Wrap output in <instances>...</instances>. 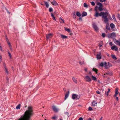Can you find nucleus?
Returning a JSON list of instances; mask_svg holds the SVG:
<instances>
[{
	"label": "nucleus",
	"mask_w": 120,
	"mask_h": 120,
	"mask_svg": "<svg viewBox=\"0 0 120 120\" xmlns=\"http://www.w3.org/2000/svg\"><path fill=\"white\" fill-rule=\"evenodd\" d=\"M98 9L99 11H101L103 10L105 11V10L103 8H102V7H99L98 8Z\"/></svg>",
	"instance_id": "4be33fe9"
},
{
	"label": "nucleus",
	"mask_w": 120,
	"mask_h": 120,
	"mask_svg": "<svg viewBox=\"0 0 120 120\" xmlns=\"http://www.w3.org/2000/svg\"><path fill=\"white\" fill-rule=\"evenodd\" d=\"M7 42L8 44V45H9V46L11 45V44L9 42V41H8V42Z\"/></svg>",
	"instance_id": "052dcab7"
},
{
	"label": "nucleus",
	"mask_w": 120,
	"mask_h": 120,
	"mask_svg": "<svg viewBox=\"0 0 120 120\" xmlns=\"http://www.w3.org/2000/svg\"><path fill=\"white\" fill-rule=\"evenodd\" d=\"M105 68L106 69H107L109 68V67L107 65V63H106V65H105Z\"/></svg>",
	"instance_id": "49530a36"
},
{
	"label": "nucleus",
	"mask_w": 120,
	"mask_h": 120,
	"mask_svg": "<svg viewBox=\"0 0 120 120\" xmlns=\"http://www.w3.org/2000/svg\"><path fill=\"white\" fill-rule=\"evenodd\" d=\"M51 3L53 5L56 6L58 5L57 3L55 0H53L52 2H51Z\"/></svg>",
	"instance_id": "2eb2a0df"
},
{
	"label": "nucleus",
	"mask_w": 120,
	"mask_h": 120,
	"mask_svg": "<svg viewBox=\"0 0 120 120\" xmlns=\"http://www.w3.org/2000/svg\"><path fill=\"white\" fill-rule=\"evenodd\" d=\"M91 4L92 6H94L95 5V2L94 1H92L91 2Z\"/></svg>",
	"instance_id": "c03bdc74"
},
{
	"label": "nucleus",
	"mask_w": 120,
	"mask_h": 120,
	"mask_svg": "<svg viewBox=\"0 0 120 120\" xmlns=\"http://www.w3.org/2000/svg\"><path fill=\"white\" fill-rule=\"evenodd\" d=\"M99 46L100 47H101L102 46V42H101V43H99Z\"/></svg>",
	"instance_id": "e433bc0d"
},
{
	"label": "nucleus",
	"mask_w": 120,
	"mask_h": 120,
	"mask_svg": "<svg viewBox=\"0 0 120 120\" xmlns=\"http://www.w3.org/2000/svg\"><path fill=\"white\" fill-rule=\"evenodd\" d=\"M96 93L98 94H100V92L98 90H97L96 91Z\"/></svg>",
	"instance_id": "603ef678"
},
{
	"label": "nucleus",
	"mask_w": 120,
	"mask_h": 120,
	"mask_svg": "<svg viewBox=\"0 0 120 120\" xmlns=\"http://www.w3.org/2000/svg\"><path fill=\"white\" fill-rule=\"evenodd\" d=\"M65 30L67 31L68 32H70L71 31L69 29L65 27H64Z\"/></svg>",
	"instance_id": "7c9ffc66"
},
{
	"label": "nucleus",
	"mask_w": 120,
	"mask_h": 120,
	"mask_svg": "<svg viewBox=\"0 0 120 120\" xmlns=\"http://www.w3.org/2000/svg\"><path fill=\"white\" fill-rule=\"evenodd\" d=\"M4 69L6 72L7 73V74H8V73L7 68H4Z\"/></svg>",
	"instance_id": "4c0bfd02"
},
{
	"label": "nucleus",
	"mask_w": 120,
	"mask_h": 120,
	"mask_svg": "<svg viewBox=\"0 0 120 120\" xmlns=\"http://www.w3.org/2000/svg\"><path fill=\"white\" fill-rule=\"evenodd\" d=\"M102 36L103 38H104L105 36V34L104 33H103L102 34Z\"/></svg>",
	"instance_id": "37998d69"
},
{
	"label": "nucleus",
	"mask_w": 120,
	"mask_h": 120,
	"mask_svg": "<svg viewBox=\"0 0 120 120\" xmlns=\"http://www.w3.org/2000/svg\"><path fill=\"white\" fill-rule=\"evenodd\" d=\"M106 62H105L104 63L101 62L100 63V65L101 66L103 67L105 65H106Z\"/></svg>",
	"instance_id": "dca6fc26"
},
{
	"label": "nucleus",
	"mask_w": 120,
	"mask_h": 120,
	"mask_svg": "<svg viewBox=\"0 0 120 120\" xmlns=\"http://www.w3.org/2000/svg\"><path fill=\"white\" fill-rule=\"evenodd\" d=\"M107 65L109 67L112 66V64L109 62H108V63H107Z\"/></svg>",
	"instance_id": "72a5a7b5"
},
{
	"label": "nucleus",
	"mask_w": 120,
	"mask_h": 120,
	"mask_svg": "<svg viewBox=\"0 0 120 120\" xmlns=\"http://www.w3.org/2000/svg\"><path fill=\"white\" fill-rule=\"evenodd\" d=\"M80 96L79 95H77L76 94H73L72 95V97L73 100H78L79 99Z\"/></svg>",
	"instance_id": "20e7f679"
},
{
	"label": "nucleus",
	"mask_w": 120,
	"mask_h": 120,
	"mask_svg": "<svg viewBox=\"0 0 120 120\" xmlns=\"http://www.w3.org/2000/svg\"><path fill=\"white\" fill-rule=\"evenodd\" d=\"M112 17L113 19L115 21H116V19L115 18V15H113L112 16Z\"/></svg>",
	"instance_id": "ea45409f"
},
{
	"label": "nucleus",
	"mask_w": 120,
	"mask_h": 120,
	"mask_svg": "<svg viewBox=\"0 0 120 120\" xmlns=\"http://www.w3.org/2000/svg\"><path fill=\"white\" fill-rule=\"evenodd\" d=\"M84 79H85L86 81L87 82H90L92 80L91 78L88 75L86 76Z\"/></svg>",
	"instance_id": "39448f33"
},
{
	"label": "nucleus",
	"mask_w": 120,
	"mask_h": 120,
	"mask_svg": "<svg viewBox=\"0 0 120 120\" xmlns=\"http://www.w3.org/2000/svg\"><path fill=\"white\" fill-rule=\"evenodd\" d=\"M116 37V34L115 33L113 32L108 35V37L109 38H111L112 39H113V40L115 39Z\"/></svg>",
	"instance_id": "7ed1b4c3"
},
{
	"label": "nucleus",
	"mask_w": 120,
	"mask_h": 120,
	"mask_svg": "<svg viewBox=\"0 0 120 120\" xmlns=\"http://www.w3.org/2000/svg\"><path fill=\"white\" fill-rule=\"evenodd\" d=\"M6 39L7 42L9 41L8 39V37L7 36H6Z\"/></svg>",
	"instance_id": "09e8293b"
},
{
	"label": "nucleus",
	"mask_w": 120,
	"mask_h": 120,
	"mask_svg": "<svg viewBox=\"0 0 120 120\" xmlns=\"http://www.w3.org/2000/svg\"><path fill=\"white\" fill-rule=\"evenodd\" d=\"M88 109L90 111H91L93 110V109L90 107H89L88 108Z\"/></svg>",
	"instance_id": "a18cd8bd"
},
{
	"label": "nucleus",
	"mask_w": 120,
	"mask_h": 120,
	"mask_svg": "<svg viewBox=\"0 0 120 120\" xmlns=\"http://www.w3.org/2000/svg\"><path fill=\"white\" fill-rule=\"evenodd\" d=\"M9 46V47L10 49L11 50H12V48H11V45Z\"/></svg>",
	"instance_id": "e2e57ef3"
},
{
	"label": "nucleus",
	"mask_w": 120,
	"mask_h": 120,
	"mask_svg": "<svg viewBox=\"0 0 120 120\" xmlns=\"http://www.w3.org/2000/svg\"><path fill=\"white\" fill-rule=\"evenodd\" d=\"M84 7L85 8H87L88 6L86 3H85L84 4Z\"/></svg>",
	"instance_id": "473e14b6"
},
{
	"label": "nucleus",
	"mask_w": 120,
	"mask_h": 120,
	"mask_svg": "<svg viewBox=\"0 0 120 120\" xmlns=\"http://www.w3.org/2000/svg\"><path fill=\"white\" fill-rule=\"evenodd\" d=\"M79 19L80 20V21H81L82 20V18L81 17H80L79 18Z\"/></svg>",
	"instance_id": "680f3d73"
},
{
	"label": "nucleus",
	"mask_w": 120,
	"mask_h": 120,
	"mask_svg": "<svg viewBox=\"0 0 120 120\" xmlns=\"http://www.w3.org/2000/svg\"><path fill=\"white\" fill-rule=\"evenodd\" d=\"M112 75V73L111 72H109V71H108L106 73H105L104 74V75L103 76L105 77H106V75H107L111 76V75Z\"/></svg>",
	"instance_id": "0eeeda50"
},
{
	"label": "nucleus",
	"mask_w": 120,
	"mask_h": 120,
	"mask_svg": "<svg viewBox=\"0 0 120 120\" xmlns=\"http://www.w3.org/2000/svg\"><path fill=\"white\" fill-rule=\"evenodd\" d=\"M116 100H117V101H118V97H116Z\"/></svg>",
	"instance_id": "774afa93"
},
{
	"label": "nucleus",
	"mask_w": 120,
	"mask_h": 120,
	"mask_svg": "<svg viewBox=\"0 0 120 120\" xmlns=\"http://www.w3.org/2000/svg\"><path fill=\"white\" fill-rule=\"evenodd\" d=\"M96 12L94 15V16L96 17H98V16H102V18H104V21L105 23H108V19L107 18L108 16V13L107 12H100L99 14L96 11Z\"/></svg>",
	"instance_id": "f03ea898"
},
{
	"label": "nucleus",
	"mask_w": 120,
	"mask_h": 120,
	"mask_svg": "<svg viewBox=\"0 0 120 120\" xmlns=\"http://www.w3.org/2000/svg\"><path fill=\"white\" fill-rule=\"evenodd\" d=\"M45 4L46 5V7L48 8L49 7V5L48 3L47 2L45 1Z\"/></svg>",
	"instance_id": "cd10ccee"
},
{
	"label": "nucleus",
	"mask_w": 120,
	"mask_h": 120,
	"mask_svg": "<svg viewBox=\"0 0 120 120\" xmlns=\"http://www.w3.org/2000/svg\"><path fill=\"white\" fill-rule=\"evenodd\" d=\"M3 66L4 68V69L7 68V67H6V65L5 63V62H4L3 63Z\"/></svg>",
	"instance_id": "c9c22d12"
},
{
	"label": "nucleus",
	"mask_w": 120,
	"mask_h": 120,
	"mask_svg": "<svg viewBox=\"0 0 120 120\" xmlns=\"http://www.w3.org/2000/svg\"><path fill=\"white\" fill-rule=\"evenodd\" d=\"M79 64L81 65H82L83 64V62H79Z\"/></svg>",
	"instance_id": "3c124183"
},
{
	"label": "nucleus",
	"mask_w": 120,
	"mask_h": 120,
	"mask_svg": "<svg viewBox=\"0 0 120 120\" xmlns=\"http://www.w3.org/2000/svg\"><path fill=\"white\" fill-rule=\"evenodd\" d=\"M110 26L111 28L113 29L115 27V25L112 23H111L110 24Z\"/></svg>",
	"instance_id": "aec40b11"
},
{
	"label": "nucleus",
	"mask_w": 120,
	"mask_h": 120,
	"mask_svg": "<svg viewBox=\"0 0 120 120\" xmlns=\"http://www.w3.org/2000/svg\"><path fill=\"white\" fill-rule=\"evenodd\" d=\"M61 38L63 39L66 38H67V36H66L64 35L63 34H61Z\"/></svg>",
	"instance_id": "a878e982"
},
{
	"label": "nucleus",
	"mask_w": 120,
	"mask_h": 120,
	"mask_svg": "<svg viewBox=\"0 0 120 120\" xmlns=\"http://www.w3.org/2000/svg\"><path fill=\"white\" fill-rule=\"evenodd\" d=\"M89 74L92 76V74L91 73V72L90 71H89Z\"/></svg>",
	"instance_id": "13d9d810"
},
{
	"label": "nucleus",
	"mask_w": 120,
	"mask_h": 120,
	"mask_svg": "<svg viewBox=\"0 0 120 120\" xmlns=\"http://www.w3.org/2000/svg\"><path fill=\"white\" fill-rule=\"evenodd\" d=\"M0 50L1 51H2L3 50L2 49V47L1 46V45H0Z\"/></svg>",
	"instance_id": "6e6d98bb"
},
{
	"label": "nucleus",
	"mask_w": 120,
	"mask_h": 120,
	"mask_svg": "<svg viewBox=\"0 0 120 120\" xmlns=\"http://www.w3.org/2000/svg\"><path fill=\"white\" fill-rule=\"evenodd\" d=\"M52 34H51L47 35L46 36V38L47 39H49V38H51L52 37Z\"/></svg>",
	"instance_id": "f8f14e48"
},
{
	"label": "nucleus",
	"mask_w": 120,
	"mask_h": 120,
	"mask_svg": "<svg viewBox=\"0 0 120 120\" xmlns=\"http://www.w3.org/2000/svg\"><path fill=\"white\" fill-rule=\"evenodd\" d=\"M87 15V13L85 12H83L82 14L81 15L82 17L86 16Z\"/></svg>",
	"instance_id": "f3484780"
},
{
	"label": "nucleus",
	"mask_w": 120,
	"mask_h": 120,
	"mask_svg": "<svg viewBox=\"0 0 120 120\" xmlns=\"http://www.w3.org/2000/svg\"><path fill=\"white\" fill-rule=\"evenodd\" d=\"M97 58L98 59H100L101 58V54L100 53H98L97 55Z\"/></svg>",
	"instance_id": "9b49d317"
},
{
	"label": "nucleus",
	"mask_w": 120,
	"mask_h": 120,
	"mask_svg": "<svg viewBox=\"0 0 120 120\" xmlns=\"http://www.w3.org/2000/svg\"><path fill=\"white\" fill-rule=\"evenodd\" d=\"M92 26L93 28L97 32L98 31V27L96 25L94 22H93Z\"/></svg>",
	"instance_id": "423d86ee"
},
{
	"label": "nucleus",
	"mask_w": 120,
	"mask_h": 120,
	"mask_svg": "<svg viewBox=\"0 0 120 120\" xmlns=\"http://www.w3.org/2000/svg\"><path fill=\"white\" fill-rule=\"evenodd\" d=\"M100 4H99V7H102V4L101 3H100Z\"/></svg>",
	"instance_id": "5fc2aeb1"
},
{
	"label": "nucleus",
	"mask_w": 120,
	"mask_h": 120,
	"mask_svg": "<svg viewBox=\"0 0 120 120\" xmlns=\"http://www.w3.org/2000/svg\"><path fill=\"white\" fill-rule=\"evenodd\" d=\"M72 79L73 80V81L75 83H77V81L75 79V78L74 77H72Z\"/></svg>",
	"instance_id": "c85d7f7f"
},
{
	"label": "nucleus",
	"mask_w": 120,
	"mask_h": 120,
	"mask_svg": "<svg viewBox=\"0 0 120 120\" xmlns=\"http://www.w3.org/2000/svg\"><path fill=\"white\" fill-rule=\"evenodd\" d=\"M111 49L112 50L114 49L115 51H117L118 50V48L116 45L112 46L111 47Z\"/></svg>",
	"instance_id": "9d476101"
},
{
	"label": "nucleus",
	"mask_w": 120,
	"mask_h": 120,
	"mask_svg": "<svg viewBox=\"0 0 120 120\" xmlns=\"http://www.w3.org/2000/svg\"><path fill=\"white\" fill-rule=\"evenodd\" d=\"M113 41L114 42L116 45H119L120 46V41L117 40L116 39H114Z\"/></svg>",
	"instance_id": "6e6552de"
},
{
	"label": "nucleus",
	"mask_w": 120,
	"mask_h": 120,
	"mask_svg": "<svg viewBox=\"0 0 120 120\" xmlns=\"http://www.w3.org/2000/svg\"><path fill=\"white\" fill-rule=\"evenodd\" d=\"M69 92L68 91L65 94L64 98V99L65 100H66L68 98L69 95Z\"/></svg>",
	"instance_id": "4468645a"
},
{
	"label": "nucleus",
	"mask_w": 120,
	"mask_h": 120,
	"mask_svg": "<svg viewBox=\"0 0 120 120\" xmlns=\"http://www.w3.org/2000/svg\"><path fill=\"white\" fill-rule=\"evenodd\" d=\"M111 56L112 57L114 60H116L117 59L116 57L114 55L112 54L111 55Z\"/></svg>",
	"instance_id": "393cba45"
},
{
	"label": "nucleus",
	"mask_w": 120,
	"mask_h": 120,
	"mask_svg": "<svg viewBox=\"0 0 120 120\" xmlns=\"http://www.w3.org/2000/svg\"><path fill=\"white\" fill-rule=\"evenodd\" d=\"M76 15L78 16L79 17H80L81 15V14L79 12H77Z\"/></svg>",
	"instance_id": "b1692460"
},
{
	"label": "nucleus",
	"mask_w": 120,
	"mask_h": 120,
	"mask_svg": "<svg viewBox=\"0 0 120 120\" xmlns=\"http://www.w3.org/2000/svg\"><path fill=\"white\" fill-rule=\"evenodd\" d=\"M33 114L32 108L29 106L24 114L21 115L18 120H31V117Z\"/></svg>",
	"instance_id": "f257e3e1"
},
{
	"label": "nucleus",
	"mask_w": 120,
	"mask_h": 120,
	"mask_svg": "<svg viewBox=\"0 0 120 120\" xmlns=\"http://www.w3.org/2000/svg\"><path fill=\"white\" fill-rule=\"evenodd\" d=\"M20 107V104H19L17 105L16 107V109H19Z\"/></svg>",
	"instance_id": "2f4dec72"
},
{
	"label": "nucleus",
	"mask_w": 120,
	"mask_h": 120,
	"mask_svg": "<svg viewBox=\"0 0 120 120\" xmlns=\"http://www.w3.org/2000/svg\"><path fill=\"white\" fill-rule=\"evenodd\" d=\"M110 89H108V91L106 92H105V94H106L107 96H108L109 95V93L110 92Z\"/></svg>",
	"instance_id": "6ab92c4d"
},
{
	"label": "nucleus",
	"mask_w": 120,
	"mask_h": 120,
	"mask_svg": "<svg viewBox=\"0 0 120 120\" xmlns=\"http://www.w3.org/2000/svg\"><path fill=\"white\" fill-rule=\"evenodd\" d=\"M106 0H100V1L101 2H105L106 1Z\"/></svg>",
	"instance_id": "8fccbe9b"
},
{
	"label": "nucleus",
	"mask_w": 120,
	"mask_h": 120,
	"mask_svg": "<svg viewBox=\"0 0 120 120\" xmlns=\"http://www.w3.org/2000/svg\"><path fill=\"white\" fill-rule=\"evenodd\" d=\"M85 70V71H87V68H85L84 69Z\"/></svg>",
	"instance_id": "69168bd1"
},
{
	"label": "nucleus",
	"mask_w": 120,
	"mask_h": 120,
	"mask_svg": "<svg viewBox=\"0 0 120 120\" xmlns=\"http://www.w3.org/2000/svg\"><path fill=\"white\" fill-rule=\"evenodd\" d=\"M91 76L92 78V79L93 80L95 81H97V78L96 77L93 75H92Z\"/></svg>",
	"instance_id": "bb28decb"
},
{
	"label": "nucleus",
	"mask_w": 120,
	"mask_h": 120,
	"mask_svg": "<svg viewBox=\"0 0 120 120\" xmlns=\"http://www.w3.org/2000/svg\"><path fill=\"white\" fill-rule=\"evenodd\" d=\"M7 42L8 44V45H9V46L11 45V44L9 42V41H8V42Z\"/></svg>",
	"instance_id": "bf43d9fd"
},
{
	"label": "nucleus",
	"mask_w": 120,
	"mask_h": 120,
	"mask_svg": "<svg viewBox=\"0 0 120 120\" xmlns=\"http://www.w3.org/2000/svg\"><path fill=\"white\" fill-rule=\"evenodd\" d=\"M59 20L60 22L61 23H63L64 22V20L60 17L59 18Z\"/></svg>",
	"instance_id": "a211bd4d"
},
{
	"label": "nucleus",
	"mask_w": 120,
	"mask_h": 120,
	"mask_svg": "<svg viewBox=\"0 0 120 120\" xmlns=\"http://www.w3.org/2000/svg\"><path fill=\"white\" fill-rule=\"evenodd\" d=\"M118 89L117 88H116L115 93V94L114 95V96L115 97H116V96L117 95V94H118Z\"/></svg>",
	"instance_id": "ddd939ff"
},
{
	"label": "nucleus",
	"mask_w": 120,
	"mask_h": 120,
	"mask_svg": "<svg viewBox=\"0 0 120 120\" xmlns=\"http://www.w3.org/2000/svg\"><path fill=\"white\" fill-rule=\"evenodd\" d=\"M65 114L68 117L69 116V114L68 112H64Z\"/></svg>",
	"instance_id": "79ce46f5"
},
{
	"label": "nucleus",
	"mask_w": 120,
	"mask_h": 120,
	"mask_svg": "<svg viewBox=\"0 0 120 120\" xmlns=\"http://www.w3.org/2000/svg\"><path fill=\"white\" fill-rule=\"evenodd\" d=\"M109 44L111 46H112V42H109Z\"/></svg>",
	"instance_id": "864d4df0"
},
{
	"label": "nucleus",
	"mask_w": 120,
	"mask_h": 120,
	"mask_svg": "<svg viewBox=\"0 0 120 120\" xmlns=\"http://www.w3.org/2000/svg\"><path fill=\"white\" fill-rule=\"evenodd\" d=\"M78 120H83V119L82 118L80 117L79 118Z\"/></svg>",
	"instance_id": "4d7b16f0"
},
{
	"label": "nucleus",
	"mask_w": 120,
	"mask_h": 120,
	"mask_svg": "<svg viewBox=\"0 0 120 120\" xmlns=\"http://www.w3.org/2000/svg\"><path fill=\"white\" fill-rule=\"evenodd\" d=\"M57 118V117L56 116L53 117L52 118V119H53L55 120Z\"/></svg>",
	"instance_id": "de8ad7c7"
},
{
	"label": "nucleus",
	"mask_w": 120,
	"mask_h": 120,
	"mask_svg": "<svg viewBox=\"0 0 120 120\" xmlns=\"http://www.w3.org/2000/svg\"><path fill=\"white\" fill-rule=\"evenodd\" d=\"M51 15L52 17L53 20H55L56 19L53 14V13H51Z\"/></svg>",
	"instance_id": "5701e85b"
},
{
	"label": "nucleus",
	"mask_w": 120,
	"mask_h": 120,
	"mask_svg": "<svg viewBox=\"0 0 120 120\" xmlns=\"http://www.w3.org/2000/svg\"><path fill=\"white\" fill-rule=\"evenodd\" d=\"M100 3H100V2H98V3H97V5H99V4H100Z\"/></svg>",
	"instance_id": "338daca9"
},
{
	"label": "nucleus",
	"mask_w": 120,
	"mask_h": 120,
	"mask_svg": "<svg viewBox=\"0 0 120 120\" xmlns=\"http://www.w3.org/2000/svg\"><path fill=\"white\" fill-rule=\"evenodd\" d=\"M49 12H51L53 11V9L51 8H50L49 9Z\"/></svg>",
	"instance_id": "a19ab883"
},
{
	"label": "nucleus",
	"mask_w": 120,
	"mask_h": 120,
	"mask_svg": "<svg viewBox=\"0 0 120 120\" xmlns=\"http://www.w3.org/2000/svg\"><path fill=\"white\" fill-rule=\"evenodd\" d=\"M98 7L97 6H96L95 7V10L97 11V8Z\"/></svg>",
	"instance_id": "0e129e2a"
},
{
	"label": "nucleus",
	"mask_w": 120,
	"mask_h": 120,
	"mask_svg": "<svg viewBox=\"0 0 120 120\" xmlns=\"http://www.w3.org/2000/svg\"><path fill=\"white\" fill-rule=\"evenodd\" d=\"M52 108L54 111L55 112H58V109L55 106H53Z\"/></svg>",
	"instance_id": "1a4fd4ad"
},
{
	"label": "nucleus",
	"mask_w": 120,
	"mask_h": 120,
	"mask_svg": "<svg viewBox=\"0 0 120 120\" xmlns=\"http://www.w3.org/2000/svg\"><path fill=\"white\" fill-rule=\"evenodd\" d=\"M8 53L10 58H11L12 56L11 54L8 51Z\"/></svg>",
	"instance_id": "f704fd0d"
},
{
	"label": "nucleus",
	"mask_w": 120,
	"mask_h": 120,
	"mask_svg": "<svg viewBox=\"0 0 120 120\" xmlns=\"http://www.w3.org/2000/svg\"><path fill=\"white\" fill-rule=\"evenodd\" d=\"M92 105L93 106H95L97 104V103L95 101H94L92 102Z\"/></svg>",
	"instance_id": "412c9836"
},
{
	"label": "nucleus",
	"mask_w": 120,
	"mask_h": 120,
	"mask_svg": "<svg viewBox=\"0 0 120 120\" xmlns=\"http://www.w3.org/2000/svg\"><path fill=\"white\" fill-rule=\"evenodd\" d=\"M106 29L108 30H110V28L109 26L108 25V24L106 25Z\"/></svg>",
	"instance_id": "c756f323"
},
{
	"label": "nucleus",
	"mask_w": 120,
	"mask_h": 120,
	"mask_svg": "<svg viewBox=\"0 0 120 120\" xmlns=\"http://www.w3.org/2000/svg\"><path fill=\"white\" fill-rule=\"evenodd\" d=\"M92 70L96 72V73H97V70L96 69L93 68Z\"/></svg>",
	"instance_id": "58836bf2"
}]
</instances>
